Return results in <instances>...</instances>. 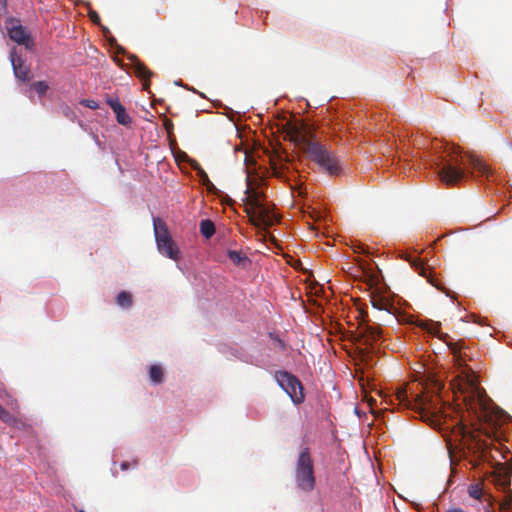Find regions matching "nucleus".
I'll use <instances>...</instances> for the list:
<instances>
[{
    "label": "nucleus",
    "mask_w": 512,
    "mask_h": 512,
    "mask_svg": "<svg viewBox=\"0 0 512 512\" xmlns=\"http://www.w3.org/2000/svg\"><path fill=\"white\" fill-rule=\"evenodd\" d=\"M449 348L451 352L453 353V356L459 366H462L465 362V356L466 354L461 352V348L458 343H450Z\"/></svg>",
    "instance_id": "5701e85b"
},
{
    "label": "nucleus",
    "mask_w": 512,
    "mask_h": 512,
    "mask_svg": "<svg viewBox=\"0 0 512 512\" xmlns=\"http://www.w3.org/2000/svg\"><path fill=\"white\" fill-rule=\"evenodd\" d=\"M130 59L133 61L135 75L144 81V89H147L150 85L149 79L153 75V72L141 62L137 56H132Z\"/></svg>",
    "instance_id": "2eb2a0df"
},
{
    "label": "nucleus",
    "mask_w": 512,
    "mask_h": 512,
    "mask_svg": "<svg viewBox=\"0 0 512 512\" xmlns=\"http://www.w3.org/2000/svg\"><path fill=\"white\" fill-rule=\"evenodd\" d=\"M31 87L40 95H45L49 89L48 84L45 81H37L32 83Z\"/></svg>",
    "instance_id": "393cba45"
},
{
    "label": "nucleus",
    "mask_w": 512,
    "mask_h": 512,
    "mask_svg": "<svg viewBox=\"0 0 512 512\" xmlns=\"http://www.w3.org/2000/svg\"><path fill=\"white\" fill-rule=\"evenodd\" d=\"M245 193V212L246 214H252L253 211L255 210V207H258L262 203V194L258 191L253 190L250 187H247Z\"/></svg>",
    "instance_id": "dca6fc26"
},
{
    "label": "nucleus",
    "mask_w": 512,
    "mask_h": 512,
    "mask_svg": "<svg viewBox=\"0 0 512 512\" xmlns=\"http://www.w3.org/2000/svg\"><path fill=\"white\" fill-rule=\"evenodd\" d=\"M149 377L154 384H160L164 379V372L160 365H151L149 368Z\"/></svg>",
    "instance_id": "aec40b11"
},
{
    "label": "nucleus",
    "mask_w": 512,
    "mask_h": 512,
    "mask_svg": "<svg viewBox=\"0 0 512 512\" xmlns=\"http://www.w3.org/2000/svg\"><path fill=\"white\" fill-rule=\"evenodd\" d=\"M274 378L295 405H300L304 402V387L295 375L287 371H276Z\"/></svg>",
    "instance_id": "0eeeda50"
},
{
    "label": "nucleus",
    "mask_w": 512,
    "mask_h": 512,
    "mask_svg": "<svg viewBox=\"0 0 512 512\" xmlns=\"http://www.w3.org/2000/svg\"><path fill=\"white\" fill-rule=\"evenodd\" d=\"M88 16H89L90 20H91L94 24H96V25H99V24H100L101 19H100L99 14H98L96 11H94V10H90V11L88 12Z\"/></svg>",
    "instance_id": "c756f323"
},
{
    "label": "nucleus",
    "mask_w": 512,
    "mask_h": 512,
    "mask_svg": "<svg viewBox=\"0 0 512 512\" xmlns=\"http://www.w3.org/2000/svg\"><path fill=\"white\" fill-rule=\"evenodd\" d=\"M360 337L364 340V343L368 346H372L382 336V330L379 326L369 325L368 320L363 319L359 326Z\"/></svg>",
    "instance_id": "9d476101"
},
{
    "label": "nucleus",
    "mask_w": 512,
    "mask_h": 512,
    "mask_svg": "<svg viewBox=\"0 0 512 512\" xmlns=\"http://www.w3.org/2000/svg\"><path fill=\"white\" fill-rule=\"evenodd\" d=\"M454 392L459 393L467 410L480 421L490 420L491 399L488 398L472 370L462 371L452 382Z\"/></svg>",
    "instance_id": "f03ea898"
},
{
    "label": "nucleus",
    "mask_w": 512,
    "mask_h": 512,
    "mask_svg": "<svg viewBox=\"0 0 512 512\" xmlns=\"http://www.w3.org/2000/svg\"><path fill=\"white\" fill-rule=\"evenodd\" d=\"M10 60L15 77L22 82L29 81L30 70L28 66L25 64V61L16 54L15 50L11 51Z\"/></svg>",
    "instance_id": "9b49d317"
},
{
    "label": "nucleus",
    "mask_w": 512,
    "mask_h": 512,
    "mask_svg": "<svg viewBox=\"0 0 512 512\" xmlns=\"http://www.w3.org/2000/svg\"><path fill=\"white\" fill-rule=\"evenodd\" d=\"M164 127L167 130V132L170 134L171 130L173 129V122L170 119H166L164 122Z\"/></svg>",
    "instance_id": "7c9ffc66"
},
{
    "label": "nucleus",
    "mask_w": 512,
    "mask_h": 512,
    "mask_svg": "<svg viewBox=\"0 0 512 512\" xmlns=\"http://www.w3.org/2000/svg\"><path fill=\"white\" fill-rule=\"evenodd\" d=\"M154 234L159 252L166 257L177 261L179 259L180 251L173 241L166 223L156 217L153 219Z\"/></svg>",
    "instance_id": "423d86ee"
},
{
    "label": "nucleus",
    "mask_w": 512,
    "mask_h": 512,
    "mask_svg": "<svg viewBox=\"0 0 512 512\" xmlns=\"http://www.w3.org/2000/svg\"><path fill=\"white\" fill-rule=\"evenodd\" d=\"M128 466H129V464H128L127 462H123V463L121 464V468H122L123 470H126V469L128 468Z\"/></svg>",
    "instance_id": "c9c22d12"
},
{
    "label": "nucleus",
    "mask_w": 512,
    "mask_h": 512,
    "mask_svg": "<svg viewBox=\"0 0 512 512\" xmlns=\"http://www.w3.org/2000/svg\"><path fill=\"white\" fill-rule=\"evenodd\" d=\"M409 261L415 270L418 271L421 276L425 277L431 285L439 290H444L442 283L433 275V271L424 265L421 259L413 258Z\"/></svg>",
    "instance_id": "f8f14e48"
},
{
    "label": "nucleus",
    "mask_w": 512,
    "mask_h": 512,
    "mask_svg": "<svg viewBox=\"0 0 512 512\" xmlns=\"http://www.w3.org/2000/svg\"><path fill=\"white\" fill-rule=\"evenodd\" d=\"M355 252L364 253V247L362 245H358L354 249Z\"/></svg>",
    "instance_id": "72a5a7b5"
},
{
    "label": "nucleus",
    "mask_w": 512,
    "mask_h": 512,
    "mask_svg": "<svg viewBox=\"0 0 512 512\" xmlns=\"http://www.w3.org/2000/svg\"><path fill=\"white\" fill-rule=\"evenodd\" d=\"M107 103L115 113L117 122L119 124L128 126L132 123L131 117L128 115L125 107L119 102L118 99H109Z\"/></svg>",
    "instance_id": "4468645a"
},
{
    "label": "nucleus",
    "mask_w": 512,
    "mask_h": 512,
    "mask_svg": "<svg viewBox=\"0 0 512 512\" xmlns=\"http://www.w3.org/2000/svg\"><path fill=\"white\" fill-rule=\"evenodd\" d=\"M468 494L470 497L479 501L483 500V498L487 495L483 492L482 485L479 483L469 485Z\"/></svg>",
    "instance_id": "4be33fe9"
},
{
    "label": "nucleus",
    "mask_w": 512,
    "mask_h": 512,
    "mask_svg": "<svg viewBox=\"0 0 512 512\" xmlns=\"http://www.w3.org/2000/svg\"><path fill=\"white\" fill-rule=\"evenodd\" d=\"M319 167L331 176L339 175L341 172L339 161L331 151H329L326 156V160Z\"/></svg>",
    "instance_id": "f3484780"
},
{
    "label": "nucleus",
    "mask_w": 512,
    "mask_h": 512,
    "mask_svg": "<svg viewBox=\"0 0 512 512\" xmlns=\"http://www.w3.org/2000/svg\"><path fill=\"white\" fill-rule=\"evenodd\" d=\"M483 501L486 503V505L484 506V512H492V508H493V504H494L493 496L490 494H487L483 498Z\"/></svg>",
    "instance_id": "cd10ccee"
},
{
    "label": "nucleus",
    "mask_w": 512,
    "mask_h": 512,
    "mask_svg": "<svg viewBox=\"0 0 512 512\" xmlns=\"http://www.w3.org/2000/svg\"><path fill=\"white\" fill-rule=\"evenodd\" d=\"M198 176L200 177L203 185H205L208 189H210V186L213 187V184L210 181L207 173L202 168L198 169Z\"/></svg>",
    "instance_id": "bb28decb"
},
{
    "label": "nucleus",
    "mask_w": 512,
    "mask_h": 512,
    "mask_svg": "<svg viewBox=\"0 0 512 512\" xmlns=\"http://www.w3.org/2000/svg\"><path fill=\"white\" fill-rule=\"evenodd\" d=\"M371 304L372 307L375 309H378L380 311H386L389 314L394 315V313L392 312V310L394 309L393 304L390 303L389 300L380 295L372 294Z\"/></svg>",
    "instance_id": "a211bd4d"
},
{
    "label": "nucleus",
    "mask_w": 512,
    "mask_h": 512,
    "mask_svg": "<svg viewBox=\"0 0 512 512\" xmlns=\"http://www.w3.org/2000/svg\"><path fill=\"white\" fill-rule=\"evenodd\" d=\"M228 257L235 265L239 266H245L247 263L250 262L245 254L235 250H230L228 252Z\"/></svg>",
    "instance_id": "412c9836"
},
{
    "label": "nucleus",
    "mask_w": 512,
    "mask_h": 512,
    "mask_svg": "<svg viewBox=\"0 0 512 512\" xmlns=\"http://www.w3.org/2000/svg\"><path fill=\"white\" fill-rule=\"evenodd\" d=\"M6 9V0H0V13Z\"/></svg>",
    "instance_id": "473e14b6"
},
{
    "label": "nucleus",
    "mask_w": 512,
    "mask_h": 512,
    "mask_svg": "<svg viewBox=\"0 0 512 512\" xmlns=\"http://www.w3.org/2000/svg\"><path fill=\"white\" fill-rule=\"evenodd\" d=\"M200 232L203 237H205L206 239H210L215 233L214 223L209 219L201 220Z\"/></svg>",
    "instance_id": "6ab92c4d"
},
{
    "label": "nucleus",
    "mask_w": 512,
    "mask_h": 512,
    "mask_svg": "<svg viewBox=\"0 0 512 512\" xmlns=\"http://www.w3.org/2000/svg\"><path fill=\"white\" fill-rule=\"evenodd\" d=\"M396 399L398 400L399 405L401 406L411 409H418L422 416L426 410L425 403L418 395L414 400H410L407 395V392L404 389L397 391Z\"/></svg>",
    "instance_id": "ddd939ff"
},
{
    "label": "nucleus",
    "mask_w": 512,
    "mask_h": 512,
    "mask_svg": "<svg viewBox=\"0 0 512 512\" xmlns=\"http://www.w3.org/2000/svg\"><path fill=\"white\" fill-rule=\"evenodd\" d=\"M0 420L6 424H12L15 421V417L2 407L0 404Z\"/></svg>",
    "instance_id": "a878e982"
},
{
    "label": "nucleus",
    "mask_w": 512,
    "mask_h": 512,
    "mask_svg": "<svg viewBox=\"0 0 512 512\" xmlns=\"http://www.w3.org/2000/svg\"><path fill=\"white\" fill-rule=\"evenodd\" d=\"M448 512H466V511H464L461 508H453V509H450Z\"/></svg>",
    "instance_id": "f704fd0d"
},
{
    "label": "nucleus",
    "mask_w": 512,
    "mask_h": 512,
    "mask_svg": "<svg viewBox=\"0 0 512 512\" xmlns=\"http://www.w3.org/2000/svg\"><path fill=\"white\" fill-rule=\"evenodd\" d=\"M286 137L298 146L306 156L318 166L325 160L330 150L316 140V134L304 122H288Z\"/></svg>",
    "instance_id": "7ed1b4c3"
},
{
    "label": "nucleus",
    "mask_w": 512,
    "mask_h": 512,
    "mask_svg": "<svg viewBox=\"0 0 512 512\" xmlns=\"http://www.w3.org/2000/svg\"><path fill=\"white\" fill-rule=\"evenodd\" d=\"M117 304L123 308H129L132 305V295L127 291H121L117 296Z\"/></svg>",
    "instance_id": "b1692460"
},
{
    "label": "nucleus",
    "mask_w": 512,
    "mask_h": 512,
    "mask_svg": "<svg viewBox=\"0 0 512 512\" xmlns=\"http://www.w3.org/2000/svg\"><path fill=\"white\" fill-rule=\"evenodd\" d=\"M461 443L463 458L467 459L473 467H477L486 459L489 446L485 440L480 438L478 433L463 426Z\"/></svg>",
    "instance_id": "39448f33"
},
{
    "label": "nucleus",
    "mask_w": 512,
    "mask_h": 512,
    "mask_svg": "<svg viewBox=\"0 0 512 512\" xmlns=\"http://www.w3.org/2000/svg\"><path fill=\"white\" fill-rule=\"evenodd\" d=\"M247 215L249 216L251 224L255 227L267 228L272 226L276 221L275 214L270 207L263 202L258 207H255L252 214Z\"/></svg>",
    "instance_id": "1a4fd4ad"
},
{
    "label": "nucleus",
    "mask_w": 512,
    "mask_h": 512,
    "mask_svg": "<svg viewBox=\"0 0 512 512\" xmlns=\"http://www.w3.org/2000/svg\"><path fill=\"white\" fill-rule=\"evenodd\" d=\"M80 104L87 108H90V109H98L99 108V104L96 101L91 100V99H83L80 101Z\"/></svg>",
    "instance_id": "c85d7f7f"
},
{
    "label": "nucleus",
    "mask_w": 512,
    "mask_h": 512,
    "mask_svg": "<svg viewBox=\"0 0 512 512\" xmlns=\"http://www.w3.org/2000/svg\"><path fill=\"white\" fill-rule=\"evenodd\" d=\"M294 478L296 486L303 492H311L316 485L314 463L308 447L303 448L296 460Z\"/></svg>",
    "instance_id": "20e7f679"
},
{
    "label": "nucleus",
    "mask_w": 512,
    "mask_h": 512,
    "mask_svg": "<svg viewBox=\"0 0 512 512\" xmlns=\"http://www.w3.org/2000/svg\"><path fill=\"white\" fill-rule=\"evenodd\" d=\"M274 340L275 342L277 343V345L282 349L284 350L285 349V345L283 343V341L281 339H279L278 337H274Z\"/></svg>",
    "instance_id": "2f4dec72"
},
{
    "label": "nucleus",
    "mask_w": 512,
    "mask_h": 512,
    "mask_svg": "<svg viewBox=\"0 0 512 512\" xmlns=\"http://www.w3.org/2000/svg\"><path fill=\"white\" fill-rule=\"evenodd\" d=\"M6 28L11 40L19 45H24L27 49L32 47L31 35L18 19L9 18L6 22Z\"/></svg>",
    "instance_id": "6e6552de"
},
{
    "label": "nucleus",
    "mask_w": 512,
    "mask_h": 512,
    "mask_svg": "<svg viewBox=\"0 0 512 512\" xmlns=\"http://www.w3.org/2000/svg\"><path fill=\"white\" fill-rule=\"evenodd\" d=\"M467 165L471 166L481 176L490 179L493 177L491 168L479 157L465 153L460 148H452L446 156H440L432 161L440 180L448 185H456L467 177Z\"/></svg>",
    "instance_id": "f257e3e1"
},
{
    "label": "nucleus",
    "mask_w": 512,
    "mask_h": 512,
    "mask_svg": "<svg viewBox=\"0 0 512 512\" xmlns=\"http://www.w3.org/2000/svg\"><path fill=\"white\" fill-rule=\"evenodd\" d=\"M79 512H84L83 510H80Z\"/></svg>",
    "instance_id": "e433bc0d"
}]
</instances>
